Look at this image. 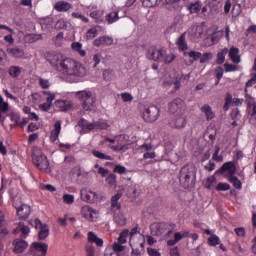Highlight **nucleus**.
I'll list each match as a JSON object with an SVG mask.
<instances>
[{
    "instance_id": "obj_35",
    "label": "nucleus",
    "mask_w": 256,
    "mask_h": 256,
    "mask_svg": "<svg viewBox=\"0 0 256 256\" xmlns=\"http://www.w3.org/2000/svg\"><path fill=\"white\" fill-rule=\"evenodd\" d=\"M71 25V23L65 21L64 19H60L56 22L55 24V29L57 31H61L62 29H69V26Z\"/></svg>"
},
{
    "instance_id": "obj_24",
    "label": "nucleus",
    "mask_w": 256,
    "mask_h": 256,
    "mask_svg": "<svg viewBox=\"0 0 256 256\" xmlns=\"http://www.w3.org/2000/svg\"><path fill=\"white\" fill-rule=\"evenodd\" d=\"M33 249L35 251H38V253H41L42 256L47 255V249L49 246L46 243H41V242H34L32 243Z\"/></svg>"
},
{
    "instance_id": "obj_56",
    "label": "nucleus",
    "mask_w": 256,
    "mask_h": 256,
    "mask_svg": "<svg viewBox=\"0 0 256 256\" xmlns=\"http://www.w3.org/2000/svg\"><path fill=\"white\" fill-rule=\"evenodd\" d=\"M43 94L48 95V97L46 98V101L48 105L53 106V101H55V94H51V92L49 91H43Z\"/></svg>"
},
{
    "instance_id": "obj_10",
    "label": "nucleus",
    "mask_w": 256,
    "mask_h": 256,
    "mask_svg": "<svg viewBox=\"0 0 256 256\" xmlns=\"http://www.w3.org/2000/svg\"><path fill=\"white\" fill-rule=\"evenodd\" d=\"M34 226L36 229H40L38 238L40 241H45L49 237V226L47 224H42L41 220L36 218L34 220Z\"/></svg>"
},
{
    "instance_id": "obj_20",
    "label": "nucleus",
    "mask_w": 256,
    "mask_h": 256,
    "mask_svg": "<svg viewBox=\"0 0 256 256\" xmlns=\"http://www.w3.org/2000/svg\"><path fill=\"white\" fill-rule=\"evenodd\" d=\"M61 133V121H57L54 124V129L52 130L50 134V141L52 143H55L57 139H59V134Z\"/></svg>"
},
{
    "instance_id": "obj_41",
    "label": "nucleus",
    "mask_w": 256,
    "mask_h": 256,
    "mask_svg": "<svg viewBox=\"0 0 256 256\" xmlns=\"http://www.w3.org/2000/svg\"><path fill=\"white\" fill-rule=\"evenodd\" d=\"M208 243L209 245H211V247H215L216 245H219V243H221V240L219 239V236L212 234L208 238Z\"/></svg>"
},
{
    "instance_id": "obj_58",
    "label": "nucleus",
    "mask_w": 256,
    "mask_h": 256,
    "mask_svg": "<svg viewBox=\"0 0 256 256\" xmlns=\"http://www.w3.org/2000/svg\"><path fill=\"white\" fill-rule=\"evenodd\" d=\"M175 57V54H165L163 62L169 65L175 61Z\"/></svg>"
},
{
    "instance_id": "obj_53",
    "label": "nucleus",
    "mask_w": 256,
    "mask_h": 256,
    "mask_svg": "<svg viewBox=\"0 0 256 256\" xmlns=\"http://www.w3.org/2000/svg\"><path fill=\"white\" fill-rule=\"evenodd\" d=\"M231 103H233V96H231V94H227L225 104L223 106L224 111H229Z\"/></svg>"
},
{
    "instance_id": "obj_13",
    "label": "nucleus",
    "mask_w": 256,
    "mask_h": 256,
    "mask_svg": "<svg viewBox=\"0 0 256 256\" xmlns=\"http://www.w3.org/2000/svg\"><path fill=\"white\" fill-rule=\"evenodd\" d=\"M16 212L20 221H24L25 219H29V215H31V206L21 204L19 207H16Z\"/></svg>"
},
{
    "instance_id": "obj_36",
    "label": "nucleus",
    "mask_w": 256,
    "mask_h": 256,
    "mask_svg": "<svg viewBox=\"0 0 256 256\" xmlns=\"http://www.w3.org/2000/svg\"><path fill=\"white\" fill-rule=\"evenodd\" d=\"M241 110L239 108H233L230 113V118L232 121H241Z\"/></svg>"
},
{
    "instance_id": "obj_37",
    "label": "nucleus",
    "mask_w": 256,
    "mask_h": 256,
    "mask_svg": "<svg viewBox=\"0 0 256 256\" xmlns=\"http://www.w3.org/2000/svg\"><path fill=\"white\" fill-rule=\"evenodd\" d=\"M71 47L74 51H77L79 55H81V57H85V50H82L83 44H81L80 42H73Z\"/></svg>"
},
{
    "instance_id": "obj_43",
    "label": "nucleus",
    "mask_w": 256,
    "mask_h": 256,
    "mask_svg": "<svg viewBox=\"0 0 256 256\" xmlns=\"http://www.w3.org/2000/svg\"><path fill=\"white\" fill-rule=\"evenodd\" d=\"M127 237H129V230H124L120 233L118 238V243L123 245V243H127Z\"/></svg>"
},
{
    "instance_id": "obj_46",
    "label": "nucleus",
    "mask_w": 256,
    "mask_h": 256,
    "mask_svg": "<svg viewBox=\"0 0 256 256\" xmlns=\"http://www.w3.org/2000/svg\"><path fill=\"white\" fill-rule=\"evenodd\" d=\"M63 37H65V34L63 32H60L55 38H54V45L56 47H61L63 45Z\"/></svg>"
},
{
    "instance_id": "obj_32",
    "label": "nucleus",
    "mask_w": 256,
    "mask_h": 256,
    "mask_svg": "<svg viewBox=\"0 0 256 256\" xmlns=\"http://www.w3.org/2000/svg\"><path fill=\"white\" fill-rule=\"evenodd\" d=\"M92 155L97 159H102L104 161H113V156L106 155L105 153L98 150H92Z\"/></svg>"
},
{
    "instance_id": "obj_15",
    "label": "nucleus",
    "mask_w": 256,
    "mask_h": 256,
    "mask_svg": "<svg viewBox=\"0 0 256 256\" xmlns=\"http://www.w3.org/2000/svg\"><path fill=\"white\" fill-rule=\"evenodd\" d=\"M13 245V253L19 254V253H24L25 249H27V247H29V243H27V241L23 240V239H15L12 243Z\"/></svg>"
},
{
    "instance_id": "obj_63",
    "label": "nucleus",
    "mask_w": 256,
    "mask_h": 256,
    "mask_svg": "<svg viewBox=\"0 0 256 256\" xmlns=\"http://www.w3.org/2000/svg\"><path fill=\"white\" fill-rule=\"evenodd\" d=\"M234 231L238 237H245L246 231L244 227L235 228Z\"/></svg>"
},
{
    "instance_id": "obj_52",
    "label": "nucleus",
    "mask_w": 256,
    "mask_h": 256,
    "mask_svg": "<svg viewBox=\"0 0 256 256\" xmlns=\"http://www.w3.org/2000/svg\"><path fill=\"white\" fill-rule=\"evenodd\" d=\"M211 59H213V54L211 52H206L201 54L200 63H206V61H211Z\"/></svg>"
},
{
    "instance_id": "obj_45",
    "label": "nucleus",
    "mask_w": 256,
    "mask_h": 256,
    "mask_svg": "<svg viewBox=\"0 0 256 256\" xmlns=\"http://www.w3.org/2000/svg\"><path fill=\"white\" fill-rule=\"evenodd\" d=\"M188 9H189L190 13H199V11H201V3L195 2L193 4H190Z\"/></svg>"
},
{
    "instance_id": "obj_16",
    "label": "nucleus",
    "mask_w": 256,
    "mask_h": 256,
    "mask_svg": "<svg viewBox=\"0 0 256 256\" xmlns=\"http://www.w3.org/2000/svg\"><path fill=\"white\" fill-rule=\"evenodd\" d=\"M113 44V37L102 36L93 41L94 47H109Z\"/></svg>"
},
{
    "instance_id": "obj_23",
    "label": "nucleus",
    "mask_w": 256,
    "mask_h": 256,
    "mask_svg": "<svg viewBox=\"0 0 256 256\" xmlns=\"http://www.w3.org/2000/svg\"><path fill=\"white\" fill-rule=\"evenodd\" d=\"M88 243H95L97 247H103V239L99 238L95 232H88Z\"/></svg>"
},
{
    "instance_id": "obj_47",
    "label": "nucleus",
    "mask_w": 256,
    "mask_h": 256,
    "mask_svg": "<svg viewBox=\"0 0 256 256\" xmlns=\"http://www.w3.org/2000/svg\"><path fill=\"white\" fill-rule=\"evenodd\" d=\"M62 199L64 203H66V205H72V203L75 202V196H73L72 194H64Z\"/></svg>"
},
{
    "instance_id": "obj_29",
    "label": "nucleus",
    "mask_w": 256,
    "mask_h": 256,
    "mask_svg": "<svg viewBox=\"0 0 256 256\" xmlns=\"http://www.w3.org/2000/svg\"><path fill=\"white\" fill-rule=\"evenodd\" d=\"M54 8L56 9V11L65 12L71 9V4H69V2L59 1L55 4Z\"/></svg>"
},
{
    "instance_id": "obj_50",
    "label": "nucleus",
    "mask_w": 256,
    "mask_h": 256,
    "mask_svg": "<svg viewBox=\"0 0 256 256\" xmlns=\"http://www.w3.org/2000/svg\"><path fill=\"white\" fill-rule=\"evenodd\" d=\"M106 183H108V185H110V187L115 186L117 184V176L115 174H110L106 178Z\"/></svg>"
},
{
    "instance_id": "obj_62",
    "label": "nucleus",
    "mask_w": 256,
    "mask_h": 256,
    "mask_svg": "<svg viewBox=\"0 0 256 256\" xmlns=\"http://www.w3.org/2000/svg\"><path fill=\"white\" fill-rule=\"evenodd\" d=\"M10 119L11 121H13L16 125H19L20 121H21V115L17 114V113H12L10 115Z\"/></svg>"
},
{
    "instance_id": "obj_6",
    "label": "nucleus",
    "mask_w": 256,
    "mask_h": 256,
    "mask_svg": "<svg viewBox=\"0 0 256 256\" xmlns=\"http://www.w3.org/2000/svg\"><path fill=\"white\" fill-rule=\"evenodd\" d=\"M168 125L169 127H171V129H177V130L185 129V127H187V117H185L183 113L178 114L170 118V120L168 121Z\"/></svg>"
},
{
    "instance_id": "obj_12",
    "label": "nucleus",
    "mask_w": 256,
    "mask_h": 256,
    "mask_svg": "<svg viewBox=\"0 0 256 256\" xmlns=\"http://www.w3.org/2000/svg\"><path fill=\"white\" fill-rule=\"evenodd\" d=\"M80 197L82 201H86V203H95L97 200V193L91 191L90 189L83 188L80 191Z\"/></svg>"
},
{
    "instance_id": "obj_54",
    "label": "nucleus",
    "mask_w": 256,
    "mask_h": 256,
    "mask_svg": "<svg viewBox=\"0 0 256 256\" xmlns=\"http://www.w3.org/2000/svg\"><path fill=\"white\" fill-rule=\"evenodd\" d=\"M38 81L42 89H49V87H51V83L49 82L48 79L39 78Z\"/></svg>"
},
{
    "instance_id": "obj_59",
    "label": "nucleus",
    "mask_w": 256,
    "mask_h": 256,
    "mask_svg": "<svg viewBox=\"0 0 256 256\" xmlns=\"http://www.w3.org/2000/svg\"><path fill=\"white\" fill-rule=\"evenodd\" d=\"M143 7H155L157 0H140Z\"/></svg>"
},
{
    "instance_id": "obj_5",
    "label": "nucleus",
    "mask_w": 256,
    "mask_h": 256,
    "mask_svg": "<svg viewBox=\"0 0 256 256\" xmlns=\"http://www.w3.org/2000/svg\"><path fill=\"white\" fill-rule=\"evenodd\" d=\"M76 97L78 99H82L83 101V110L84 111H91L93 109V104L95 103V98H93V94L91 91H79L76 93Z\"/></svg>"
},
{
    "instance_id": "obj_51",
    "label": "nucleus",
    "mask_w": 256,
    "mask_h": 256,
    "mask_svg": "<svg viewBox=\"0 0 256 256\" xmlns=\"http://www.w3.org/2000/svg\"><path fill=\"white\" fill-rule=\"evenodd\" d=\"M72 17H74V19H80V21H82L83 23H89V18L85 17L79 12H73Z\"/></svg>"
},
{
    "instance_id": "obj_34",
    "label": "nucleus",
    "mask_w": 256,
    "mask_h": 256,
    "mask_svg": "<svg viewBox=\"0 0 256 256\" xmlns=\"http://www.w3.org/2000/svg\"><path fill=\"white\" fill-rule=\"evenodd\" d=\"M106 21H108L109 25L119 21V12L112 11L106 16Z\"/></svg>"
},
{
    "instance_id": "obj_2",
    "label": "nucleus",
    "mask_w": 256,
    "mask_h": 256,
    "mask_svg": "<svg viewBox=\"0 0 256 256\" xmlns=\"http://www.w3.org/2000/svg\"><path fill=\"white\" fill-rule=\"evenodd\" d=\"M179 181L184 189H190L195 187V181H197V169L193 164H187L180 169Z\"/></svg>"
},
{
    "instance_id": "obj_40",
    "label": "nucleus",
    "mask_w": 256,
    "mask_h": 256,
    "mask_svg": "<svg viewBox=\"0 0 256 256\" xmlns=\"http://www.w3.org/2000/svg\"><path fill=\"white\" fill-rule=\"evenodd\" d=\"M98 33L99 31L97 30V27H93L87 31L86 39H89V40L95 39Z\"/></svg>"
},
{
    "instance_id": "obj_22",
    "label": "nucleus",
    "mask_w": 256,
    "mask_h": 256,
    "mask_svg": "<svg viewBox=\"0 0 256 256\" xmlns=\"http://www.w3.org/2000/svg\"><path fill=\"white\" fill-rule=\"evenodd\" d=\"M184 57H189V65H193V63H195V61H199V59H201V52H197V51H185L183 53Z\"/></svg>"
},
{
    "instance_id": "obj_48",
    "label": "nucleus",
    "mask_w": 256,
    "mask_h": 256,
    "mask_svg": "<svg viewBox=\"0 0 256 256\" xmlns=\"http://www.w3.org/2000/svg\"><path fill=\"white\" fill-rule=\"evenodd\" d=\"M229 189H231L229 183L219 182L216 186V191H229Z\"/></svg>"
},
{
    "instance_id": "obj_57",
    "label": "nucleus",
    "mask_w": 256,
    "mask_h": 256,
    "mask_svg": "<svg viewBox=\"0 0 256 256\" xmlns=\"http://www.w3.org/2000/svg\"><path fill=\"white\" fill-rule=\"evenodd\" d=\"M223 73H225V70L223 69V67L219 66L215 68V75L218 81H221V79L223 78Z\"/></svg>"
},
{
    "instance_id": "obj_19",
    "label": "nucleus",
    "mask_w": 256,
    "mask_h": 256,
    "mask_svg": "<svg viewBox=\"0 0 256 256\" xmlns=\"http://www.w3.org/2000/svg\"><path fill=\"white\" fill-rule=\"evenodd\" d=\"M14 233H22L21 237L22 239H25V237H27V235L31 233V229L28 226H26L23 222H20L16 229H14Z\"/></svg>"
},
{
    "instance_id": "obj_42",
    "label": "nucleus",
    "mask_w": 256,
    "mask_h": 256,
    "mask_svg": "<svg viewBox=\"0 0 256 256\" xmlns=\"http://www.w3.org/2000/svg\"><path fill=\"white\" fill-rule=\"evenodd\" d=\"M181 0H166V9L169 11H173V9H177V3Z\"/></svg>"
},
{
    "instance_id": "obj_61",
    "label": "nucleus",
    "mask_w": 256,
    "mask_h": 256,
    "mask_svg": "<svg viewBox=\"0 0 256 256\" xmlns=\"http://www.w3.org/2000/svg\"><path fill=\"white\" fill-rule=\"evenodd\" d=\"M153 149V144H147L144 143L140 146L139 150L141 151V153H144V151L149 152Z\"/></svg>"
},
{
    "instance_id": "obj_17",
    "label": "nucleus",
    "mask_w": 256,
    "mask_h": 256,
    "mask_svg": "<svg viewBox=\"0 0 256 256\" xmlns=\"http://www.w3.org/2000/svg\"><path fill=\"white\" fill-rule=\"evenodd\" d=\"M81 213L85 219L88 221H97V211H95L90 206H84L81 210Z\"/></svg>"
},
{
    "instance_id": "obj_18",
    "label": "nucleus",
    "mask_w": 256,
    "mask_h": 256,
    "mask_svg": "<svg viewBox=\"0 0 256 256\" xmlns=\"http://www.w3.org/2000/svg\"><path fill=\"white\" fill-rule=\"evenodd\" d=\"M246 101H247V112L248 115L251 117H255L256 115V101L253 98V96L247 94L246 95Z\"/></svg>"
},
{
    "instance_id": "obj_33",
    "label": "nucleus",
    "mask_w": 256,
    "mask_h": 256,
    "mask_svg": "<svg viewBox=\"0 0 256 256\" xmlns=\"http://www.w3.org/2000/svg\"><path fill=\"white\" fill-rule=\"evenodd\" d=\"M227 53H229V49L224 48L222 49V51H220L217 54V60H216L217 65H223L225 63V57Z\"/></svg>"
},
{
    "instance_id": "obj_4",
    "label": "nucleus",
    "mask_w": 256,
    "mask_h": 256,
    "mask_svg": "<svg viewBox=\"0 0 256 256\" xmlns=\"http://www.w3.org/2000/svg\"><path fill=\"white\" fill-rule=\"evenodd\" d=\"M32 162L40 171H47L49 169V160L41 150H34L32 153Z\"/></svg>"
},
{
    "instance_id": "obj_64",
    "label": "nucleus",
    "mask_w": 256,
    "mask_h": 256,
    "mask_svg": "<svg viewBox=\"0 0 256 256\" xmlns=\"http://www.w3.org/2000/svg\"><path fill=\"white\" fill-rule=\"evenodd\" d=\"M256 83V73L253 74L252 78L246 82V87H252Z\"/></svg>"
},
{
    "instance_id": "obj_1",
    "label": "nucleus",
    "mask_w": 256,
    "mask_h": 256,
    "mask_svg": "<svg viewBox=\"0 0 256 256\" xmlns=\"http://www.w3.org/2000/svg\"><path fill=\"white\" fill-rule=\"evenodd\" d=\"M46 60L55 71L62 73V75H69L71 77H85L87 75V69L81 62L72 58H63V55L59 53H48Z\"/></svg>"
},
{
    "instance_id": "obj_38",
    "label": "nucleus",
    "mask_w": 256,
    "mask_h": 256,
    "mask_svg": "<svg viewBox=\"0 0 256 256\" xmlns=\"http://www.w3.org/2000/svg\"><path fill=\"white\" fill-rule=\"evenodd\" d=\"M9 75L11 77H19V75H21V67L19 66H11L9 68Z\"/></svg>"
},
{
    "instance_id": "obj_14",
    "label": "nucleus",
    "mask_w": 256,
    "mask_h": 256,
    "mask_svg": "<svg viewBox=\"0 0 256 256\" xmlns=\"http://www.w3.org/2000/svg\"><path fill=\"white\" fill-rule=\"evenodd\" d=\"M148 59L152 61H157L158 63H163L165 59V50L154 48L148 54Z\"/></svg>"
},
{
    "instance_id": "obj_8",
    "label": "nucleus",
    "mask_w": 256,
    "mask_h": 256,
    "mask_svg": "<svg viewBox=\"0 0 256 256\" xmlns=\"http://www.w3.org/2000/svg\"><path fill=\"white\" fill-rule=\"evenodd\" d=\"M159 107L152 105L149 106L143 113V119L147 123H154V121H157L159 119Z\"/></svg>"
},
{
    "instance_id": "obj_21",
    "label": "nucleus",
    "mask_w": 256,
    "mask_h": 256,
    "mask_svg": "<svg viewBox=\"0 0 256 256\" xmlns=\"http://www.w3.org/2000/svg\"><path fill=\"white\" fill-rule=\"evenodd\" d=\"M56 107H58L60 111H69V109L73 108V102L69 100H58L56 101Z\"/></svg>"
},
{
    "instance_id": "obj_28",
    "label": "nucleus",
    "mask_w": 256,
    "mask_h": 256,
    "mask_svg": "<svg viewBox=\"0 0 256 256\" xmlns=\"http://www.w3.org/2000/svg\"><path fill=\"white\" fill-rule=\"evenodd\" d=\"M201 111L203 114H205L207 121H211V119L215 117V113H213V109L211 108V106H209V104H205L201 108Z\"/></svg>"
},
{
    "instance_id": "obj_31",
    "label": "nucleus",
    "mask_w": 256,
    "mask_h": 256,
    "mask_svg": "<svg viewBox=\"0 0 256 256\" xmlns=\"http://www.w3.org/2000/svg\"><path fill=\"white\" fill-rule=\"evenodd\" d=\"M99 129L100 130L109 129L108 123L105 122V121H95V122H92V131L93 130L99 131Z\"/></svg>"
},
{
    "instance_id": "obj_49",
    "label": "nucleus",
    "mask_w": 256,
    "mask_h": 256,
    "mask_svg": "<svg viewBox=\"0 0 256 256\" xmlns=\"http://www.w3.org/2000/svg\"><path fill=\"white\" fill-rule=\"evenodd\" d=\"M131 249H132V255L134 256H141V253H143V250L137 245V244H131Z\"/></svg>"
},
{
    "instance_id": "obj_44",
    "label": "nucleus",
    "mask_w": 256,
    "mask_h": 256,
    "mask_svg": "<svg viewBox=\"0 0 256 256\" xmlns=\"http://www.w3.org/2000/svg\"><path fill=\"white\" fill-rule=\"evenodd\" d=\"M224 69H225L226 73H233V72L237 71L239 69V67L237 65L229 64L228 62H226L224 64Z\"/></svg>"
},
{
    "instance_id": "obj_25",
    "label": "nucleus",
    "mask_w": 256,
    "mask_h": 256,
    "mask_svg": "<svg viewBox=\"0 0 256 256\" xmlns=\"http://www.w3.org/2000/svg\"><path fill=\"white\" fill-rule=\"evenodd\" d=\"M78 127H81L85 133H89V131H93V122L87 121L85 118H81L78 121Z\"/></svg>"
},
{
    "instance_id": "obj_26",
    "label": "nucleus",
    "mask_w": 256,
    "mask_h": 256,
    "mask_svg": "<svg viewBox=\"0 0 256 256\" xmlns=\"http://www.w3.org/2000/svg\"><path fill=\"white\" fill-rule=\"evenodd\" d=\"M228 55L234 63H241V56H239V48L231 47Z\"/></svg>"
},
{
    "instance_id": "obj_55",
    "label": "nucleus",
    "mask_w": 256,
    "mask_h": 256,
    "mask_svg": "<svg viewBox=\"0 0 256 256\" xmlns=\"http://www.w3.org/2000/svg\"><path fill=\"white\" fill-rule=\"evenodd\" d=\"M112 249L114 253H121V251H125V246H123V244H120L119 242H116L113 244Z\"/></svg>"
},
{
    "instance_id": "obj_39",
    "label": "nucleus",
    "mask_w": 256,
    "mask_h": 256,
    "mask_svg": "<svg viewBox=\"0 0 256 256\" xmlns=\"http://www.w3.org/2000/svg\"><path fill=\"white\" fill-rule=\"evenodd\" d=\"M9 111V103L4 102L3 96L0 95V119L1 113H7Z\"/></svg>"
},
{
    "instance_id": "obj_7",
    "label": "nucleus",
    "mask_w": 256,
    "mask_h": 256,
    "mask_svg": "<svg viewBox=\"0 0 256 256\" xmlns=\"http://www.w3.org/2000/svg\"><path fill=\"white\" fill-rule=\"evenodd\" d=\"M168 110L172 115H175V113H177V115L185 113V101L181 98L174 99L168 104Z\"/></svg>"
},
{
    "instance_id": "obj_60",
    "label": "nucleus",
    "mask_w": 256,
    "mask_h": 256,
    "mask_svg": "<svg viewBox=\"0 0 256 256\" xmlns=\"http://www.w3.org/2000/svg\"><path fill=\"white\" fill-rule=\"evenodd\" d=\"M232 15H235V17H238V15H241V4L233 5Z\"/></svg>"
},
{
    "instance_id": "obj_30",
    "label": "nucleus",
    "mask_w": 256,
    "mask_h": 256,
    "mask_svg": "<svg viewBox=\"0 0 256 256\" xmlns=\"http://www.w3.org/2000/svg\"><path fill=\"white\" fill-rule=\"evenodd\" d=\"M7 52L9 55H12V57H16L17 59H20L25 55V52L21 48H8Z\"/></svg>"
},
{
    "instance_id": "obj_9",
    "label": "nucleus",
    "mask_w": 256,
    "mask_h": 256,
    "mask_svg": "<svg viewBox=\"0 0 256 256\" xmlns=\"http://www.w3.org/2000/svg\"><path fill=\"white\" fill-rule=\"evenodd\" d=\"M167 229H169V224L165 222H154L150 225L151 235L156 237H161Z\"/></svg>"
},
{
    "instance_id": "obj_11",
    "label": "nucleus",
    "mask_w": 256,
    "mask_h": 256,
    "mask_svg": "<svg viewBox=\"0 0 256 256\" xmlns=\"http://www.w3.org/2000/svg\"><path fill=\"white\" fill-rule=\"evenodd\" d=\"M117 145H109V149L116 151L117 153H125L129 151V145L125 142V136H117L116 139Z\"/></svg>"
},
{
    "instance_id": "obj_3",
    "label": "nucleus",
    "mask_w": 256,
    "mask_h": 256,
    "mask_svg": "<svg viewBox=\"0 0 256 256\" xmlns=\"http://www.w3.org/2000/svg\"><path fill=\"white\" fill-rule=\"evenodd\" d=\"M226 171H228L230 175L229 181L230 183L233 184V187H235V189H242L243 184L241 183V180H239V178H237L236 176H233L234 173L237 172V167L235 166V163L233 162L224 163L220 167V169L216 171V173H220V175H223V173H226Z\"/></svg>"
},
{
    "instance_id": "obj_27",
    "label": "nucleus",
    "mask_w": 256,
    "mask_h": 256,
    "mask_svg": "<svg viewBox=\"0 0 256 256\" xmlns=\"http://www.w3.org/2000/svg\"><path fill=\"white\" fill-rule=\"evenodd\" d=\"M185 35H187V33H183L178 39H177V41H176V45H177V47H178V49L180 50V51H187V49H188V45H187V41H186V39H185Z\"/></svg>"
}]
</instances>
